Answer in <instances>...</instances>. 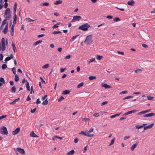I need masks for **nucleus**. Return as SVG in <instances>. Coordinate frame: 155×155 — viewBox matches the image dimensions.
I'll list each match as a JSON object with an SVG mask.
<instances>
[{"instance_id":"obj_52","label":"nucleus","mask_w":155,"mask_h":155,"mask_svg":"<svg viewBox=\"0 0 155 155\" xmlns=\"http://www.w3.org/2000/svg\"><path fill=\"white\" fill-rule=\"evenodd\" d=\"M142 70L140 69H137L135 71V73H137L139 71H141Z\"/></svg>"},{"instance_id":"obj_37","label":"nucleus","mask_w":155,"mask_h":155,"mask_svg":"<svg viewBox=\"0 0 155 155\" xmlns=\"http://www.w3.org/2000/svg\"><path fill=\"white\" fill-rule=\"evenodd\" d=\"M49 67V65L48 64H46L45 65H43L42 67L43 68H47Z\"/></svg>"},{"instance_id":"obj_33","label":"nucleus","mask_w":155,"mask_h":155,"mask_svg":"<svg viewBox=\"0 0 155 155\" xmlns=\"http://www.w3.org/2000/svg\"><path fill=\"white\" fill-rule=\"evenodd\" d=\"M120 19L117 17H116L113 19V21H120Z\"/></svg>"},{"instance_id":"obj_45","label":"nucleus","mask_w":155,"mask_h":155,"mask_svg":"<svg viewBox=\"0 0 155 155\" xmlns=\"http://www.w3.org/2000/svg\"><path fill=\"white\" fill-rule=\"evenodd\" d=\"M7 19L5 18V19H4L2 21V25H4L5 24H6L7 22Z\"/></svg>"},{"instance_id":"obj_50","label":"nucleus","mask_w":155,"mask_h":155,"mask_svg":"<svg viewBox=\"0 0 155 155\" xmlns=\"http://www.w3.org/2000/svg\"><path fill=\"white\" fill-rule=\"evenodd\" d=\"M64 99V97L62 96H61L59 98L58 100V101L60 102L61 101V100H63Z\"/></svg>"},{"instance_id":"obj_21","label":"nucleus","mask_w":155,"mask_h":155,"mask_svg":"<svg viewBox=\"0 0 155 155\" xmlns=\"http://www.w3.org/2000/svg\"><path fill=\"white\" fill-rule=\"evenodd\" d=\"M79 35H75L70 40V41L71 42L73 41Z\"/></svg>"},{"instance_id":"obj_4","label":"nucleus","mask_w":155,"mask_h":155,"mask_svg":"<svg viewBox=\"0 0 155 155\" xmlns=\"http://www.w3.org/2000/svg\"><path fill=\"white\" fill-rule=\"evenodd\" d=\"M0 133L2 134L7 135L8 134V132L6 127L2 126L0 128Z\"/></svg>"},{"instance_id":"obj_17","label":"nucleus","mask_w":155,"mask_h":155,"mask_svg":"<svg viewBox=\"0 0 155 155\" xmlns=\"http://www.w3.org/2000/svg\"><path fill=\"white\" fill-rule=\"evenodd\" d=\"M30 135L31 137H37L38 136L36 134H35L34 131H32L30 133Z\"/></svg>"},{"instance_id":"obj_47","label":"nucleus","mask_w":155,"mask_h":155,"mask_svg":"<svg viewBox=\"0 0 155 155\" xmlns=\"http://www.w3.org/2000/svg\"><path fill=\"white\" fill-rule=\"evenodd\" d=\"M93 116L95 117H97L99 116V113H96L93 115Z\"/></svg>"},{"instance_id":"obj_46","label":"nucleus","mask_w":155,"mask_h":155,"mask_svg":"<svg viewBox=\"0 0 155 155\" xmlns=\"http://www.w3.org/2000/svg\"><path fill=\"white\" fill-rule=\"evenodd\" d=\"M114 139L115 138H114V139H112L111 141V143L109 144V146H111V145H112V144H113L114 143Z\"/></svg>"},{"instance_id":"obj_42","label":"nucleus","mask_w":155,"mask_h":155,"mask_svg":"<svg viewBox=\"0 0 155 155\" xmlns=\"http://www.w3.org/2000/svg\"><path fill=\"white\" fill-rule=\"evenodd\" d=\"M12 71L13 72V73L15 75L16 74V69L14 67L12 69Z\"/></svg>"},{"instance_id":"obj_30","label":"nucleus","mask_w":155,"mask_h":155,"mask_svg":"<svg viewBox=\"0 0 155 155\" xmlns=\"http://www.w3.org/2000/svg\"><path fill=\"white\" fill-rule=\"evenodd\" d=\"M2 51H4L5 48V44H2Z\"/></svg>"},{"instance_id":"obj_16","label":"nucleus","mask_w":155,"mask_h":155,"mask_svg":"<svg viewBox=\"0 0 155 155\" xmlns=\"http://www.w3.org/2000/svg\"><path fill=\"white\" fill-rule=\"evenodd\" d=\"M70 92V91L69 90H65L63 91L62 94L67 95Z\"/></svg>"},{"instance_id":"obj_51","label":"nucleus","mask_w":155,"mask_h":155,"mask_svg":"<svg viewBox=\"0 0 155 155\" xmlns=\"http://www.w3.org/2000/svg\"><path fill=\"white\" fill-rule=\"evenodd\" d=\"M10 59L9 57L8 56L5 59V61H7L10 60Z\"/></svg>"},{"instance_id":"obj_54","label":"nucleus","mask_w":155,"mask_h":155,"mask_svg":"<svg viewBox=\"0 0 155 155\" xmlns=\"http://www.w3.org/2000/svg\"><path fill=\"white\" fill-rule=\"evenodd\" d=\"M36 110V108H35L33 109H31V112L32 113H34L35 111Z\"/></svg>"},{"instance_id":"obj_53","label":"nucleus","mask_w":155,"mask_h":155,"mask_svg":"<svg viewBox=\"0 0 155 155\" xmlns=\"http://www.w3.org/2000/svg\"><path fill=\"white\" fill-rule=\"evenodd\" d=\"M128 92V91H122L120 92V94H127Z\"/></svg>"},{"instance_id":"obj_1","label":"nucleus","mask_w":155,"mask_h":155,"mask_svg":"<svg viewBox=\"0 0 155 155\" xmlns=\"http://www.w3.org/2000/svg\"><path fill=\"white\" fill-rule=\"evenodd\" d=\"M90 25L87 23H86L80 26L78 29L83 31H86L88 30V28L90 27Z\"/></svg>"},{"instance_id":"obj_15","label":"nucleus","mask_w":155,"mask_h":155,"mask_svg":"<svg viewBox=\"0 0 155 155\" xmlns=\"http://www.w3.org/2000/svg\"><path fill=\"white\" fill-rule=\"evenodd\" d=\"M20 100V98L18 97V98L15 99L13 101L11 102L10 103V104L11 105H13L15 104L16 102Z\"/></svg>"},{"instance_id":"obj_44","label":"nucleus","mask_w":155,"mask_h":155,"mask_svg":"<svg viewBox=\"0 0 155 155\" xmlns=\"http://www.w3.org/2000/svg\"><path fill=\"white\" fill-rule=\"evenodd\" d=\"M95 61V58H91V59H90V61L88 62L89 64H90L93 61Z\"/></svg>"},{"instance_id":"obj_56","label":"nucleus","mask_w":155,"mask_h":155,"mask_svg":"<svg viewBox=\"0 0 155 155\" xmlns=\"http://www.w3.org/2000/svg\"><path fill=\"white\" fill-rule=\"evenodd\" d=\"M108 102L107 101H105L104 102H103L101 103V105L103 106L105 104H107V103Z\"/></svg>"},{"instance_id":"obj_49","label":"nucleus","mask_w":155,"mask_h":155,"mask_svg":"<svg viewBox=\"0 0 155 155\" xmlns=\"http://www.w3.org/2000/svg\"><path fill=\"white\" fill-rule=\"evenodd\" d=\"M40 78L41 80V81L42 83H45V81L43 80V78L41 76L40 77Z\"/></svg>"},{"instance_id":"obj_11","label":"nucleus","mask_w":155,"mask_h":155,"mask_svg":"<svg viewBox=\"0 0 155 155\" xmlns=\"http://www.w3.org/2000/svg\"><path fill=\"white\" fill-rule=\"evenodd\" d=\"M155 115V113H150L144 114L143 115V117H151Z\"/></svg>"},{"instance_id":"obj_28","label":"nucleus","mask_w":155,"mask_h":155,"mask_svg":"<svg viewBox=\"0 0 155 155\" xmlns=\"http://www.w3.org/2000/svg\"><path fill=\"white\" fill-rule=\"evenodd\" d=\"M84 83L81 82L80 84H79L77 86V88H79L82 87L84 85Z\"/></svg>"},{"instance_id":"obj_48","label":"nucleus","mask_w":155,"mask_h":155,"mask_svg":"<svg viewBox=\"0 0 155 155\" xmlns=\"http://www.w3.org/2000/svg\"><path fill=\"white\" fill-rule=\"evenodd\" d=\"M82 120L83 121H89L90 120V119L89 118H82Z\"/></svg>"},{"instance_id":"obj_32","label":"nucleus","mask_w":155,"mask_h":155,"mask_svg":"<svg viewBox=\"0 0 155 155\" xmlns=\"http://www.w3.org/2000/svg\"><path fill=\"white\" fill-rule=\"evenodd\" d=\"M103 58V56H100L98 55H97L96 58L98 60H100Z\"/></svg>"},{"instance_id":"obj_63","label":"nucleus","mask_w":155,"mask_h":155,"mask_svg":"<svg viewBox=\"0 0 155 155\" xmlns=\"http://www.w3.org/2000/svg\"><path fill=\"white\" fill-rule=\"evenodd\" d=\"M58 25H56V24L54 25L53 27H52V28H53V29H54V28H58Z\"/></svg>"},{"instance_id":"obj_12","label":"nucleus","mask_w":155,"mask_h":155,"mask_svg":"<svg viewBox=\"0 0 155 155\" xmlns=\"http://www.w3.org/2000/svg\"><path fill=\"white\" fill-rule=\"evenodd\" d=\"M154 125L153 123H152L151 124H150L149 125H148V126H145L143 127V130H146L148 129H150Z\"/></svg>"},{"instance_id":"obj_22","label":"nucleus","mask_w":155,"mask_h":155,"mask_svg":"<svg viewBox=\"0 0 155 155\" xmlns=\"http://www.w3.org/2000/svg\"><path fill=\"white\" fill-rule=\"evenodd\" d=\"M137 111V110H133L129 111L127 112V114H131L132 113H134L136 112Z\"/></svg>"},{"instance_id":"obj_3","label":"nucleus","mask_w":155,"mask_h":155,"mask_svg":"<svg viewBox=\"0 0 155 155\" xmlns=\"http://www.w3.org/2000/svg\"><path fill=\"white\" fill-rule=\"evenodd\" d=\"M92 37V35H91L87 36L84 41V43H86L87 45L93 42Z\"/></svg>"},{"instance_id":"obj_61","label":"nucleus","mask_w":155,"mask_h":155,"mask_svg":"<svg viewBox=\"0 0 155 155\" xmlns=\"http://www.w3.org/2000/svg\"><path fill=\"white\" fill-rule=\"evenodd\" d=\"M6 116H7L6 115L4 114V115L1 116L0 117L1 118V119H3V118L6 117Z\"/></svg>"},{"instance_id":"obj_14","label":"nucleus","mask_w":155,"mask_h":155,"mask_svg":"<svg viewBox=\"0 0 155 155\" xmlns=\"http://www.w3.org/2000/svg\"><path fill=\"white\" fill-rule=\"evenodd\" d=\"M135 4V2L133 0H131L130 1H128L127 2V4L131 6H134Z\"/></svg>"},{"instance_id":"obj_18","label":"nucleus","mask_w":155,"mask_h":155,"mask_svg":"<svg viewBox=\"0 0 155 155\" xmlns=\"http://www.w3.org/2000/svg\"><path fill=\"white\" fill-rule=\"evenodd\" d=\"M74 153V150H72L69 152L67 153L66 154L67 155H72Z\"/></svg>"},{"instance_id":"obj_39","label":"nucleus","mask_w":155,"mask_h":155,"mask_svg":"<svg viewBox=\"0 0 155 155\" xmlns=\"http://www.w3.org/2000/svg\"><path fill=\"white\" fill-rule=\"evenodd\" d=\"M147 100H153V99H154V97H151L150 96H148L147 97Z\"/></svg>"},{"instance_id":"obj_36","label":"nucleus","mask_w":155,"mask_h":155,"mask_svg":"<svg viewBox=\"0 0 155 155\" xmlns=\"http://www.w3.org/2000/svg\"><path fill=\"white\" fill-rule=\"evenodd\" d=\"M142 127H143V126H141V125H137L135 126V128L137 129H139L142 128Z\"/></svg>"},{"instance_id":"obj_26","label":"nucleus","mask_w":155,"mask_h":155,"mask_svg":"<svg viewBox=\"0 0 155 155\" xmlns=\"http://www.w3.org/2000/svg\"><path fill=\"white\" fill-rule=\"evenodd\" d=\"M42 42V40H39V41H36L35 42L34 44L33 45L34 46L36 45H38V44L41 43Z\"/></svg>"},{"instance_id":"obj_25","label":"nucleus","mask_w":155,"mask_h":155,"mask_svg":"<svg viewBox=\"0 0 155 155\" xmlns=\"http://www.w3.org/2000/svg\"><path fill=\"white\" fill-rule=\"evenodd\" d=\"M62 3V1L61 0H58L56 1L54 4L55 5H57L59 4H61Z\"/></svg>"},{"instance_id":"obj_43","label":"nucleus","mask_w":155,"mask_h":155,"mask_svg":"<svg viewBox=\"0 0 155 155\" xmlns=\"http://www.w3.org/2000/svg\"><path fill=\"white\" fill-rule=\"evenodd\" d=\"M94 129L93 128H91L89 130H86V131L87 132V133H91L93 131Z\"/></svg>"},{"instance_id":"obj_55","label":"nucleus","mask_w":155,"mask_h":155,"mask_svg":"<svg viewBox=\"0 0 155 155\" xmlns=\"http://www.w3.org/2000/svg\"><path fill=\"white\" fill-rule=\"evenodd\" d=\"M2 44H5V40L4 38H2L1 40Z\"/></svg>"},{"instance_id":"obj_5","label":"nucleus","mask_w":155,"mask_h":155,"mask_svg":"<svg viewBox=\"0 0 155 155\" xmlns=\"http://www.w3.org/2000/svg\"><path fill=\"white\" fill-rule=\"evenodd\" d=\"M81 134L82 135H83L86 136H87L88 137H93L94 135V134H91L88 133L86 131V130L84 132L83 131H81L80 132V133L79 134Z\"/></svg>"},{"instance_id":"obj_58","label":"nucleus","mask_w":155,"mask_h":155,"mask_svg":"<svg viewBox=\"0 0 155 155\" xmlns=\"http://www.w3.org/2000/svg\"><path fill=\"white\" fill-rule=\"evenodd\" d=\"M71 55H68L65 57L64 59H69L71 58Z\"/></svg>"},{"instance_id":"obj_13","label":"nucleus","mask_w":155,"mask_h":155,"mask_svg":"<svg viewBox=\"0 0 155 155\" xmlns=\"http://www.w3.org/2000/svg\"><path fill=\"white\" fill-rule=\"evenodd\" d=\"M102 87H104L105 89L109 88L111 87V86L110 85H107L106 84H101Z\"/></svg>"},{"instance_id":"obj_64","label":"nucleus","mask_w":155,"mask_h":155,"mask_svg":"<svg viewBox=\"0 0 155 155\" xmlns=\"http://www.w3.org/2000/svg\"><path fill=\"white\" fill-rule=\"evenodd\" d=\"M130 138V136H125L124 138V140H126L127 139L129 138Z\"/></svg>"},{"instance_id":"obj_41","label":"nucleus","mask_w":155,"mask_h":155,"mask_svg":"<svg viewBox=\"0 0 155 155\" xmlns=\"http://www.w3.org/2000/svg\"><path fill=\"white\" fill-rule=\"evenodd\" d=\"M0 82H2L3 84L5 83V81L3 78L2 77L0 78Z\"/></svg>"},{"instance_id":"obj_9","label":"nucleus","mask_w":155,"mask_h":155,"mask_svg":"<svg viewBox=\"0 0 155 155\" xmlns=\"http://www.w3.org/2000/svg\"><path fill=\"white\" fill-rule=\"evenodd\" d=\"M8 28V24L7 23L5 26L4 29L2 30V32L4 34H5L7 33Z\"/></svg>"},{"instance_id":"obj_57","label":"nucleus","mask_w":155,"mask_h":155,"mask_svg":"<svg viewBox=\"0 0 155 155\" xmlns=\"http://www.w3.org/2000/svg\"><path fill=\"white\" fill-rule=\"evenodd\" d=\"M142 45L143 47H144V48H147L148 47V45H146V44H142Z\"/></svg>"},{"instance_id":"obj_29","label":"nucleus","mask_w":155,"mask_h":155,"mask_svg":"<svg viewBox=\"0 0 155 155\" xmlns=\"http://www.w3.org/2000/svg\"><path fill=\"white\" fill-rule=\"evenodd\" d=\"M10 34L12 36L14 35V28H11L10 31Z\"/></svg>"},{"instance_id":"obj_60","label":"nucleus","mask_w":155,"mask_h":155,"mask_svg":"<svg viewBox=\"0 0 155 155\" xmlns=\"http://www.w3.org/2000/svg\"><path fill=\"white\" fill-rule=\"evenodd\" d=\"M45 35L44 34H41V35H38V38H40L41 37H43Z\"/></svg>"},{"instance_id":"obj_6","label":"nucleus","mask_w":155,"mask_h":155,"mask_svg":"<svg viewBox=\"0 0 155 155\" xmlns=\"http://www.w3.org/2000/svg\"><path fill=\"white\" fill-rule=\"evenodd\" d=\"M81 17L79 15H76L73 17V18L71 21V22H74L75 21H78L81 20Z\"/></svg>"},{"instance_id":"obj_8","label":"nucleus","mask_w":155,"mask_h":155,"mask_svg":"<svg viewBox=\"0 0 155 155\" xmlns=\"http://www.w3.org/2000/svg\"><path fill=\"white\" fill-rule=\"evenodd\" d=\"M151 110V109H148V110H145L143 111L138 113L137 114L138 115H141L143 114L146 113L150 112Z\"/></svg>"},{"instance_id":"obj_20","label":"nucleus","mask_w":155,"mask_h":155,"mask_svg":"<svg viewBox=\"0 0 155 155\" xmlns=\"http://www.w3.org/2000/svg\"><path fill=\"white\" fill-rule=\"evenodd\" d=\"M26 88L28 91H30V88L29 86V84L28 82L26 81Z\"/></svg>"},{"instance_id":"obj_7","label":"nucleus","mask_w":155,"mask_h":155,"mask_svg":"<svg viewBox=\"0 0 155 155\" xmlns=\"http://www.w3.org/2000/svg\"><path fill=\"white\" fill-rule=\"evenodd\" d=\"M20 131V128L19 127L17 128L14 130L12 132V134L13 135H15L19 133Z\"/></svg>"},{"instance_id":"obj_23","label":"nucleus","mask_w":155,"mask_h":155,"mask_svg":"<svg viewBox=\"0 0 155 155\" xmlns=\"http://www.w3.org/2000/svg\"><path fill=\"white\" fill-rule=\"evenodd\" d=\"M48 103V101L47 100V99H46L44 100L42 103V104L44 105H47Z\"/></svg>"},{"instance_id":"obj_24","label":"nucleus","mask_w":155,"mask_h":155,"mask_svg":"<svg viewBox=\"0 0 155 155\" xmlns=\"http://www.w3.org/2000/svg\"><path fill=\"white\" fill-rule=\"evenodd\" d=\"M15 90L16 88L14 86H13L11 89L10 91L12 93H15Z\"/></svg>"},{"instance_id":"obj_10","label":"nucleus","mask_w":155,"mask_h":155,"mask_svg":"<svg viewBox=\"0 0 155 155\" xmlns=\"http://www.w3.org/2000/svg\"><path fill=\"white\" fill-rule=\"evenodd\" d=\"M17 151L21 153V154H23L25 153V151L24 149L20 147H18L16 149Z\"/></svg>"},{"instance_id":"obj_40","label":"nucleus","mask_w":155,"mask_h":155,"mask_svg":"<svg viewBox=\"0 0 155 155\" xmlns=\"http://www.w3.org/2000/svg\"><path fill=\"white\" fill-rule=\"evenodd\" d=\"M49 5V4L48 2H44L43 3H42L41 5H43L44 6H48Z\"/></svg>"},{"instance_id":"obj_35","label":"nucleus","mask_w":155,"mask_h":155,"mask_svg":"<svg viewBox=\"0 0 155 155\" xmlns=\"http://www.w3.org/2000/svg\"><path fill=\"white\" fill-rule=\"evenodd\" d=\"M7 67L6 64H3L2 66V69L3 70L5 69Z\"/></svg>"},{"instance_id":"obj_31","label":"nucleus","mask_w":155,"mask_h":155,"mask_svg":"<svg viewBox=\"0 0 155 155\" xmlns=\"http://www.w3.org/2000/svg\"><path fill=\"white\" fill-rule=\"evenodd\" d=\"M96 78V77L95 76H90L89 77V79L90 80H92L93 79H95Z\"/></svg>"},{"instance_id":"obj_34","label":"nucleus","mask_w":155,"mask_h":155,"mask_svg":"<svg viewBox=\"0 0 155 155\" xmlns=\"http://www.w3.org/2000/svg\"><path fill=\"white\" fill-rule=\"evenodd\" d=\"M61 31H54L52 32V34H58L61 33Z\"/></svg>"},{"instance_id":"obj_38","label":"nucleus","mask_w":155,"mask_h":155,"mask_svg":"<svg viewBox=\"0 0 155 155\" xmlns=\"http://www.w3.org/2000/svg\"><path fill=\"white\" fill-rule=\"evenodd\" d=\"M26 21L28 22L34 21L35 20H32L29 18H27L25 19Z\"/></svg>"},{"instance_id":"obj_27","label":"nucleus","mask_w":155,"mask_h":155,"mask_svg":"<svg viewBox=\"0 0 155 155\" xmlns=\"http://www.w3.org/2000/svg\"><path fill=\"white\" fill-rule=\"evenodd\" d=\"M137 147L136 144H134L133 145L130 147V150L132 151H133L134 150V149Z\"/></svg>"},{"instance_id":"obj_59","label":"nucleus","mask_w":155,"mask_h":155,"mask_svg":"<svg viewBox=\"0 0 155 155\" xmlns=\"http://www.w3.org/2000/svg\"><path fill=\"white\" fill-rule=\"evenodd\" d=\"M3 55L2 54H0V61L2 60L3 59Z\"/></svg>"},{"instance_id":"obj_2","label":"nucleus","mask_w":155,"mask_h":155,"mask_svg":"<svg viewBox=\"0 0 155 155\" xmlns=\"http://www.w3.org/2000/svg\"><path fill=\"white\" fill-rule=\"evenodd\" d=\"M4 15L5 17V18L6 19H9L11 18V15L10 14V10L9 8H7L6 9Z\"/></svg>"},{"instance_id":"obj_62","label":"nucleus","mask_w":155,"mask_h":155,"mask_svg":"<svg viewBox=\"0 0 155 155\" xmlns=\"http://www.w3.org/2000/svg\"><path fill=\"white\" fill-rule=\"evenodd\" d=\"M87 145L86 146L84 147V150L83 151V153H84L87 150Z\"/></svg>"},{"instance_id":"obj_19","label":"nucleus","mask_w":155,"mask_h":155,"mask_svg":"<svg viewBox=\"0 0 155 155\" xmlns=\"http://www.w3.org/2000/svg\"><path fill=\"white\" fill-rule=\"evenodd\" d=\"M19 78L18 76V75L17 74H15V78H14L15 81L16 82H17L19 81Z\"/></svg>"}]
</instances>
